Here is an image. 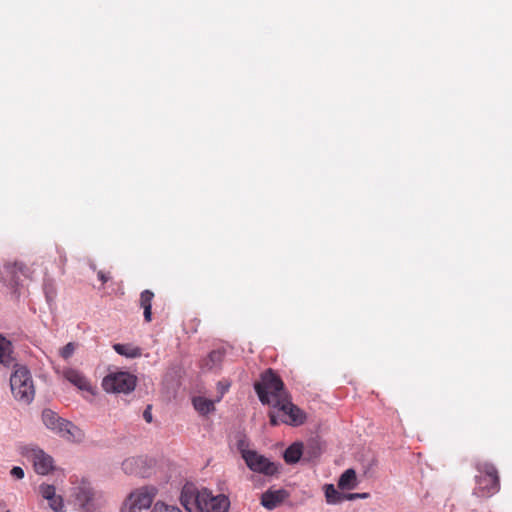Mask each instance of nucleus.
Instances as JSON below:
<instances>
[{
  "mask_svg": "<svg viewBox=\"0 0 512 512\" xmlns=\"http://www.w3.org/2000/svg\"><path fill=\"white\" fill-rule=\"evenodd\" d=\"M151 512H182L180 508L172 505H167L162 502H157Z\"/></svg>",
  "mask_w": 512,
  "mask_h": 512,
  "instance_id": "obj_22",
  "label": "nucleus"
},
{
  "mask_svg": "<svg viewBox=\"0 0 512 512\" xmlns=\"http://www.w3.org/2000/svg\"><path fill=\"white\" fill-rule=\"evenodd\" d=\"M324 492L328 504H338L344 501L345 494L339 492L333 484H326Z\"/></svg>",
  "mask_w": 512,
  "mask_h": 512,
  "instance_id": "obj_19",
  "label": "nucleus"
},
{
  "mask_svg": "<svg viewBox=\"0 0 512 512\" xmlns=\"http://www.w3.org/2000/svg\"><path fill=\"white\" fill-rule=\"evenodd\" d=\"M49 502V506L55 512L61 511L63 508V499L59 495H54L53 498L47 500Z\"/></svg>",
  "mask_w": 512,
  "mask_h": 512,
  "instance_id": "obj_25",
  "label": "nucleus"
},
{
  "mask_svg": "<svg viewBox=\"0 0 512 512\" xmlns=\"http://www.w3.org/2000/svg\"><path fill=\"white\" fill-rule=\"evenodd\" d=\"M269 421L272 426H277L279 423L300 426L306 421V413L294 405L288 396L272 408L269 412Z\"/></svg>",
  "mask_w": 512,
  "mask_h": 512,
  "instance_id": "obj_2",
  "label": "nucleus"
},
{
  "mask_svg": "<svg viewBox=\"0 0 512 512\" xmlns=\"http://www.w3.org/2000/svg\"><path fill=\"white\" fill-rule=\"evenodd\" d=\"M194 502L200 512H227L229 507V500L226 496H215L207 489L198 491Z\"/></svg>",
  "mask_w": 512,
  "mask_h": 512,
  "instance_id": "obj_7",
  "label": "nucleus"
},
{
  "mask_svg": "<svg viewBox=\"0 0 512 512\" xmlns=\"http://www.w3.org/2000/svg\"><path fill=\"white\" fill-rule=\"evenodd\" d=\"M192 405L194 409L202 416H205L215 410L214 401L203 396H194L192 398Z\"/></svg>",
  "mask_w": 512,
  "mask_h": 512,
  "instance_id": "obj_15",
  "label": "nucleus"
},
{
  "mask_svg": "<svg viewBox=\"0 0 512 512\" xmlns=\"http://www.w3.org/2000/svg\"><path fill=\"white\" fill-rule=\"evenodd\" d=\"M222 353L220 351H212L208 358L213 364L218 363L222 360Z\"/></svg>",
  "mask_w": 512,
  "mask_h": 512,
  "instance_id": "obj_28",
  "label": "nucleus"
},
{
  "mask_svg": "<svg viewBox=\"0 0 512 512\" xmlns=\"http://www.w3.org/2000/svg\"><path fill=\"white\" fill-rule=\"evenodd\" d=\"M22 453L33 463L34 469L38 474L46 475L52 470L53 459L43 450L28 446L23 449Z\"/></svg>",
  "mask_w": 512,
  "mask_h": 512,
  "instance_id": "obj_9",
  "label": "nucleus"
},
{
  "mask_svg": "<svg viewBox=\"0 0 512 512\" xmlns=\"http://www.w3.org/2000/svg\"><path fill=\"white\" fill-rule=\"evenodd\" d=\"M44 292L46 295V299L48 302H52L56 297V289L51 282H46L44 284Z\"/></svg>",
  "mask_w": 512,
  "mask_h": 512,
  "instance_id": "obj_26",
  "label": "nucleus"
},
{
  "mask_svg": "<svg viewBox=\"0 0 512 512\" xmlns=\"http://www.w3.org/2000/svg\"><path fill=\"white\" fill-rule=\"evenodd\" d=\"M219 388L221 389V395H223L229 388V384H223L222 382H219ZM222 396H220L217 401L221 399Z\"/></svg>",
  "mask_w": 512,
  "mask_h": 512,
  "instance_id": "obj_33",
  "label": "nucleus"
},
{
  "mask_svg": "<svg viewBox=\"0 0 512 512\" xmlns=\"http://www.w3.org/2000/svg\"><path fill=\"white\" fill-rule=\"evenodd\" d=\"M153 298H154V293L148 289L142 291L140 294L139 303H140V307L143 309L144 320L146 322H151V320H152L151 309H152Z\"/></svg>",
  "mask_w": 512,
  "mask_h": 512,
  "instance_id": "obj_14",
  "label": "nucleus"
},
{
  "mask_svg": "<svg viewBox=\"0 0 512 512\" xmlns=\"http://www.w3.org/2000/svg\"><path fill=\"white\" fill-rule=\"evenodd\" d=\"M93 490L89 484L82 483V485L78 486L75 491V497L78 504L85 508L89 505L90 501L93 498Z\"/></svg>",
  "mask_w": 512,
  "mask_h": 512,
  "instance_id": "obj_16",
  "label": "nucleus"
},
{
  "mask_svg": "<svg viewBox=\"0 0 512 512\" xmlns=\"http://www.w3.org/2000/svg\"><path fill=\"white\" fill-rule=\"evenodd\" d=\"M243 442H239V449L241 451L242 458L245 460L247 466L254 472L263 473L271 476L277 472V466L269 461L266 457L258 454L254 450H248L243 448Z\"/></svg>",
  "mask_w": 512,
  "mask_h": 512,
  "instance_id": "obj_8",
  "label": "nucleus"
},
{
  "mask_svg": "<svg viewBox=\"0 0 512 512\" xmlns=\"http://www.w3.org/2000/svg\"><path fill=\"white\" fill-rule=\"evenodd\" d=\"M54 369L58 375L62 376L65 380L70 382L79 390L86 391L91 395L95 394V388L91 385L90 381L85 377V375L78 369L71 367H65L63 369L55 367Z\"/></svg>",
  "mask_w": 512,
  "mask_h": 512,
  "instance_id": "obj_10",
  "label": "nucleus"
},
{
  "mask_svg": "<svg viewBox=\"0 0 512 512\" xmlns=\"http://www.w3.org/2000/svg\"><path fill=\"white\" fill-rule=\"evenodd\" d=\"M369 497L368 493H348L345 494L344 500H356V499H366Z\"/></svg>",
  "mask_w": 512,
  "mask_h": 512,
  "instance_id": "obj_27",
  "label": "nucleus"
},
{
  "mask_svg": "<svg viewBox=\"0 0 512 512\" xmlns=\"http://www.w3.org/2000/svg\"><path fill=\"white\" fill-rule=\"evenodd\" d=\"M7 269L9 270L10 273L12 274H17V273H21L23 276L25 277H29L30 274H29V268H27L25 265H23L22 263H15L13 264L12 266H8Z\"/></svg>",
  "mask_w": 512,
  "mask_h": 512,
  "instance_id": "obj_24",
  "label": "nucleus"
},
{
  "mask_svg": "<svg viewBox=\"0 0 512 512\" xmlns=\"http://www.w3.org/2000/svg\"><path fill=\"white\" fill-rule=\"evenodd\" d=\"M357 486V476L354 469H347L340 476L338 481V487L342 490L354 489Z\"/></svg>",
  "mask_w": 512,
  "mask_h": 512,
  "instance_id": "obj_18",
  "label": "nucleus"
},
{
  "mask_svg": "<svg viewBox=\"0 0 512 512\" xmlns=\"http://www.w3.org/2000/svg\"><path fill=\"white\" fill-rule=\"evenodd\" d=\"M97 276H98V279H99L103 284H104V283H106V282L110 279V276H109L107 273H105L104 271H102V270H99V271L97 272Z\"/></svg>",
  "mask_w": 512,
  "mask_h": 512,
  "instance_id": "obj_30",
  "label": "nucleus"
},
{
  "mask_svg": "<svg viewBox=\"0 0 512 512\" xmlns=\"http://www.w3.org/2000/svg\"><path fill=\"white\" fill-rule=\"evenodd\" d=\"M12 343L0 335V365L9 368L14 366Z\"/></svg>",
  "mask_w": 512,
  "mask_h": 512,
  "instance_id": "obj_12",
  "label": "nucleus"
},
{
  "mask_svg": "<svg viewBox=\"0 0 512 512\" xmlns=\"http://www.w3.org/2000/svg\"><path fill=\"white\" fill-rule=\"evenodd\" d=\"M11 475L17 479H22L24 477V471L21 467L15 466L11 469Z\"/></svg>",
  "mask_w": 512,
  "mask_h": 512,
  "instance_id": "obj_29",
  "label": "nucleus"
},
{
  "mask_svg": "<svg viewBox=\"0 0 512 512\" xmlns=\"http://www.w3.org/2000/svg\"><path fill=\"white\" fill-rule=\"evenodd\" d=\"M136 384V376L124 371L109 373L102 381L103 389L110 393L127 394L135 389Z\"/></svg>",
  "mask_w": 512,
  "mask_h": 512,
  "instance_id": "obj_6",
  "label": "nucleus"
},
{
  "mask_svg": "<svg viewBox=\"0 0 512 512\" xmlns=\"http://www.w3.org/2000/svg\"><path fill=\"white\" fill-rule=\"evenodd\" d=\"M39 492L46 500L53 498V496L56 494L55 487L49 484L40 485Z\"/></svg>",
  "mask_w": 512,
  "mask_h": 512,
  "instance_id": "obj_23",
  "label": "nucleus"
},
{
  "mask_svg": "<svg viewBox=\"0 0 512 512\" xmlns=\"http://www.w3.org/2000/svg\"><path fill=\"white\" fill-rule=\"evenodd\" d=\"M113 348L118 354L128 358L141 356V349L131 344H115Z\"/></svg>",
  "mask_w": 512,
  "mask_h": 512,
  "instance_id": "obj_20",
  "label": "nucleus"
},
{
  "mask_svg": "<svg viewBox=\"0 0 512 512\" xmlns=\"http://www.w3.org/2000/svg\"><path fill=\"white\" fill-rule=\"evenodd\" d=\"M17 285H18V281H17V280H13V281L11 282V286H12V287H16Z\"/></svg>",
  "mask_w": 512,
  "mask_h": 512,
  "instance_id": "obj_35",
  "label": "nucleus"
},
{
  "mask_svg": "<svg viewBox=\"0 0 512 512\" xmlns=\"http://www.w3.org/2000/svg\"><path fill=\"white\" fill-rule=\"evenodd\" d=\"M144 419L150 423L152 421V413H151V407L148 406L147 409L143 413Z\"/></svg>",
  "mask_w": 512,
  "mask_h": 512,
  "instance_id": "obj_32",
  "label": "nucleus"
},
{
  "mask_svg": "<svg viewBox=\"0 0 512 512\" xmlns=\"http://www.w3.org/2000/svg\"><path fill=\"white\" fill-rule=\"evenodd\" d=\"M181 502H182V504H183L187 509H189V507H188L189 501H188V498H187V495H186V494L182 495V497H181Z\"/></svg>",
  "mask_w": 512,
  "mask_h": 512,
  "instance_id": "obj_34",
  "label": "nucleus"
},
{
  "mask_svg": "<svg viewBox=\"0 0 512 512\" xmlns=\"http://www.w3.org/2000/svg\"><path fill=\"white\" fill-rule=\"evenodd\" d=\"M303 454V444L296 442L290 445L284 452V460L288 464L297 463Z\"/></svg>",
  "mask_w": 512,
  "mask_h": 512,
  "instance_id": "obj_17",
  "label": "nucleus"
},
{
  "mask_svg": "<svg viewBox=\"0 0 512 512\" xmlns=\"http://www.w3.org/2000/svg\"><path fill=\"white\" fill-rule=\"evenodd\" d=\"M76 348H77L76 343L69 342L68 344H66L64 347H62L59 350V355L61 356V358H63L65 361H67L73 356Z\"/></svg>",
  "mask_w": 512,
  "mask_h": 512,
  "instance_id": "obj_21",
  "label": "nucleus"
},
{
  "mask_svg": "<svg viewBox=\"0 0 512 512\" xmlns=\"http://www.w3.org/2000/svg\"><path fill=\"white\" fill-rule=\"evenodd\" d=\"M154 495L152 489H138L129 495L126 505L129 506L130 512H138L142 509H147L151 506Z\"/></svg>",
  "mask_w": 512,
  "mask_h": 512,
  "instance_id": "obj_11",
  "label": "nucleus"
},
{
  "mask_svg": "<svg viewBox=\"0 0 512 512\" xmlns=\"http://www.w3.org/2000/svg\"><path fill=\"white\" fill-rule=\"evenodd\" d=\"M42 421L48 429L67 440H77L81 436V432L76 426L70 421L59 417L57 413L50 409L43 410Z\"/></svg>",
  "mask_w": 512,
  "mask_h": 512,
  "instance_id": "obj_5",
  "label": "nucleus"
},
{
  "mask_svg": "<svg viewBox=\"0 0 512 512\" xmlns=\"http://www.w3.org/2000/svg\"><path fill=\"white\" fill-rule=\"evenodd\" d=\"M476 469L479 475L476 476V492L482 497H490L500 489L498 471L489 462H478Z\"/></svg>",
  "mask_w": 512,
  "mask_h": 512,
  "instance_id": "obj_4",
  "label": "nucleus"
},
{
  "mask_svg": "<svg viewBox=\"0 0 512 512\" xmlns=\"http://www.w3.org/2000/svg\"><path fill=\"white\" fill-rule=\"evenodd\" d=\"M133 461H134L133 459H127L123 462L122 466H123V469L125 470V472H132L130 467L132 466Z\"/></svg>",
  "mask_w": 512,
  "mask_h": 512,
  "instance_id": "obj_31",
  "label": "nucleus"
},
{
  "mask_svg": "<svg viewBox=\"0 0 512 512\" xmlns=\"http://www.w3.org/2000/svg\"><path fill=\"white\" fill-rule=\"evenodd\" d=\"M254 389L261 403L271 405L272 408L290 396L283 381L272 369L261 374V381L254 384Z\"/></svg>",
  "mask_w": 512,
  "mask_h": 512,
  "instance_id": "obj_1",
  "label": "nucleus"
},
{
  "mask_svg": "<svg viewBox=\"0 0 512 512\" xmlns=\"http://www.w3.org/2000/svg\"><path fill=\"white\" fill-rule=\"evenodd\" d=\"M10 377V387L14 398L29 404L35 396V387L30 371L24 366H16Z\"/></svg>",
  "mask_w": 512,
  "mask_h": 512,
  "instance_id": "obj_3",
  "label": "nucleus"
},
{
  "mask_svg": "<svg viewBox=\"0 0 512 512\" xmlns=\"http://www.w3.org/2000/svg\"><path fill=\"white\" fill-rule=\"evenodd\" d=\"M285 496L286 492L284 490H269L262 494L261 504L265 508L272 510L276 508L284 500Z\"/></svg>",
  "mask_w": 512,
  "mask_h": 512,
  "instance_id": "obj_13",
  "label": "nucleus"
}]
</instances>
